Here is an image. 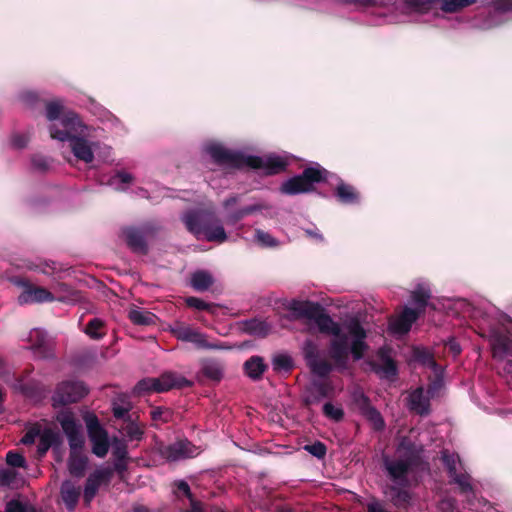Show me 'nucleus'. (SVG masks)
Here are the masks:
<instances>
[{
	"label": "nucleus",
	"instance_id": "obj_62",
	"mask_svg": "<svg viewBox=\"0 0 512 512\" xmlns=\"http://www.w3.org/2000/svg\"><path fill=\"white\" fill-rule=\"evenodd\" d=\"M443 385V377H435L430 381L427 387V394L429 397H434L438 390L441 389Z\"/></svg>",
	"mask_w": 512,
	"mask_h": 512
},
{
	"label": "nucleus",
	"instance_id": "obj_19",
	"mask_svg": "<svg viewBox=\"0 0 512 512\" xmlns=\"http://www.w3.org/2000/svg\"><path fill=\"white\" fill-rule=\"evenodd\" d=\"M62 443L63 439L58 431L46 428L39 434L37 454L39 457H43L50 448H53V450L56 451L60 448Z\"/></svg>",
	"mask_w": 512,
	"mask_h": 512
},
{
	"label": "nucleus",
	"instance_id": "obj_43",
	"mask_svg": "<svg viewBox=\"0 0 512 512\" xmlns=\"http://www.w3.org/2000/svg\"><path fill=\"white\" fill-rule=\"evenodd\" d=\"M185 304L190 308H194L200 311H208L210 313H214L217 308L215 304L207 303L204 300L194 296L187 297L185 299Z\"/></svg>",
	"mask_w": 512,
	"mask_h": 512
},
{
	"label": "nucleus",
	"instance_id": "obj_45",
	"mask_svg": "<svg viewBox=\"0 0 512 512\" xmlns=\"http://www.w3.org/2000/svg\"><path fill=\"white\" fill-rule=\"evenodd\" d=\"M441 460L447 470L449 477L457 473V462L459 461L458 455L451 454L448 451H443Z\"/></svg>",
	"mask_w": 512,
	"mask_h": 512
},
{
	"label": "nucleus",
	"instance_id": "obj_12",
	"mask_svg": "<svg viewBox=\"0 0 512 512\" xmlns=\"http://www.w3.org/2000/svg\"><path fill=\"white\" fill-rule=\"evenodd\" d=\"M113 476V470L111 467H104L96 469L86 479L83 499L86 504H89L96 496L99 487L103 483H109Z\"/></svg>",
	"mask_w": 512,
	"mask_h": 512
},
{
	"label": "nucleus",
	"instance_id": "obj_31",
	"mask_svg": "<svg viewBox=\"0 0 512 512\" xmlns=\"http://www.w3.org/2000/svg\"><path fill=\"white\" fill-rule=\"evenodd\" d=\"M288 162L280 156H269L266 160L261 157V164L257 169L265 170L266 175H276L286 170Z\"/></svg>",
	"mask_w": 512,
	"mask_h": 512
},
{
	"label": "nucleus",
	"instance_id": "obj_39",
	"mask_svg": "<svg viewBox=\"0 0 512 512\" xmlns=\"http://www.w3.org/2000/svg\"><path fill=\"white\" fill-rule=\"evenodd\" d=\"M491 345H492L493 357L501 359L509 353L510 347H511V342L506 336L497 335L492 340Z\"/></svg>",
	"mask_w": 512,
	"mask_h": 512
},
{
	"label": "nucleus",
	"instance_id": "obj_38",
	"mask_svg": "<svg viewBox=\"0 0 512 512\" xmlns=\"http://www.w3.org/2000/svg\"><path fill=\"white\" fill-rule=\"evenodd\" d=\"M93 340H100L106 335L105 322L100 318H92L83 330Z\"/></svg>",
	"mask_w": 512,
	"mask_h": 512
},
{
	"label": "nucleus",
	"instance_id": "obj_48",
	"mask_svg": "<svg viewBox=\"0 0 512 512\" xmlns=\"http://www.w3.org/2000/svg\"><path fill=\"white\" fill-rule=\"evenodd\" d=\"M273 367L274 370L289 371L293 367V361L290 356L279 354L273 358Z\"/></svg>",
	"mask_w": 512,
	"mask_h": 512
},
{
	"label": "nucleus",
	"instance_id": "obj_8",
	"mask_svg": "<svg viewBox=\"0 0 512 512\" xmlns=\"http://www.w3.org/2000/svg\"><path fill=\"white\" fill-rule=\"evenodd\" d=\"M88 394V388L82 381H64L56 387L52 396L53 406L62 407L80 401Z\"/></svg>",
	"mask_w": 512,
	"mask_h": 512
},
{
	"label": "nucleus",
	"instance_id": "obj_55",
	"mask_svg": "<svg viewBox=\"0 0 512 512\" xmlns=\"http://www.w3.org/2000/svg\"><path fill=\"white\" fill-rule=\"evenodd\" d=\"M21 99L27 106L31 108L35 107L39 102H41L39 95L33 91H27L22 93Z\"/></svg>",
	"mask_w": 512,
	"mask_h": 512
},
{
	"label": "nucleus",
	"instance_id": "obj_28",
	"mask_svg": "<svg viewBox=\"0 0 512 512\" xmlns=\"http://www.w3.org/2000/svg\"><path fill=\"white\" fill-rule=\"evenodd\" d=\"M87 465L88 457L83 452L70 451L68 458V470L73 477H83L85 475Z\"/></svg>",
	"mask_w": 512,
	"mask_h": 512
},
{
	"label": "nucleus",
	"instance_id": "obj_21",
	"mask_svg": "<svg viewBox=\"0 0 512 512\" xmlns=\"http://www.w3.org/2000/svg\"><path fill=\"white\" fill-rule=\"evenodd\" d=\"M430 398L429 395H424L423 387H418L409 395V409L420 416H427L430 414Z\"/></svg>",
	"mask_w": 512,
	"mask_h": 512
},
{
	"label": "nucleus",
	"instance_id": "obj_10",
	"mask_svg": "<svg viewBox=\"0 0 512 512\" xmlns=\"http://www.w3.org/2000/svg\"><path fill=\"white\" fill-rule=\"evenodd\" d=\"M171 333L177 340L193 343L199 349L216 350L223 348L221 345L208 342L203 333L183 323H176L171 328Z\"/></svg>",
	"mask_w": 512,
	"mask_h": 512
},
{
	"label": "nucleus",
	"instance_id": "obj_2",
	"mask_svg": "<svg viewBox=\"0 0 512 512\" xmlns=\"http://www.w3.org/2000/svg\"><path fill=\"white\" fill-rule=\"evenodd\" d=\"M423 446L403 437L396 447V458L382 456V467L391 483L410 486L409 474L423 463Z\"/></svg>",
	"mask_w": 512,
	"mask_h": 512
},
{
	"label": "nucleus",
	"instance_id": "obj_52",
	"mask_svg": "<svg viewBox=\"0 0 512 512\" xmlns=\"http://www.w3.org/2000/svg\"><path fill=\"white\" fill-rule=\"evenodd\" d=\"M67 438L70 446V451L82 452L84 446V438L81 432L67 436Z\"/></svg>",
	"mask_w": 512,
	"mask_h": 512
},
{
	"label": "nucleus",
	"instance_id": "obj_33",
	"mask_svg": "<svg viewBox=\"0 0 512 512\" xmlns=\"http://www.w3.org/2000/svg\"><path fill=\"white\" fill-rule=\"evenodd\" d=\"M144 424L138 423L134 417L127 416L123 422L122 432L130 441H141L144 436Z\"/></svg>",
	"mask_w": 512,
	"mask_h": 512
},
{
	"label": "nucleus",
	"instance_id": "obj_20",
	"mask_svg": "<svg viewBox=\"0 0 512 512\" xmlns=\"http://www.w3.org/2000/svg\"><path fill=\"white\" fill-rule=\"evenodd\" d=\"M123 235L128 247L138 254L145 255L148 253V245L143 232L135 227H127L123 229Z\"/></svg>",
	"mask_w": 512,
	"mask_h": 512
},
{
	"label": "nucleus",
	"instance_id": "obj_1",
	"mask_svg": "<svg viewBox=\"0 0 512 512\" xmlns=\"http://www.w3.org/2000/svg\"><path fill=\"white\" fill-rule=\"evenodd\" d=\"M288 309L296 318L313 320L321 333L334 336L329 341L328 347V355L332 363L321 358L317 343L311 339L305 340L303 356L310 372L320 378H326L334 369L338 371L348 369V335L342 332L340 324L325 312L324 307L318 302L292 300Z\"/></svg>",
	"mask_w": 512,
	"mask_h": 512
},
{
	"label": "nucleus",
	"instance_id": "obj_42",
	"mask_svg": "<svg viewBox=\"0 0 512 512\" xmlns=\"http://www.w3.org/2000/svg\"><path fill=\"white\" fill-rule=\"evenodd\" d=\"M343 2L356 8H371L388 7L394 3V0H343Z\"/></svg>",
	"mask_w": 512,
	"mask_h": 512
},
{
	"label": "nucleus",
	"instance_id": "obj_25",
	"mask_svg": "<svg viewBox=\"0 0 512 512\" xmlns=\"http://www.w3.org/2000/svg\"><path fill=\"white\" fill-rule=\"evenodd\" d=\"M239 328L242 332L248 335L260 338L266 337L270 331V325L266 321L258 318L247 319L239 322Z\"/></svg>",
	"mask_w": 512,
	"mask_h": 512
},
{
	"label": "nucleus",
	"instance_id": "obj_35",
	"mask_svg": "<svg viewBox=\"0 0 512 512\" xmlns=\"http://www.w3.org/2000/svg\"><path fill=\"white\" fill-rule=\"evenodd\" d=\"M128 319L135 325L150 326L155 324L157 317L150 311L134 307L129 310Z\"/></svg>",
	"mask_w": 512,
	"mask_h": 512
},
{
	"label": "nucleus",
	"instance_id": "obj_34",
	"mask_svg": "<svg viewBox=\"0 0 512 512\" xmlns=\"http://www.w3.org/2000/svg\"><path fill=\"white\" fill-rule=\"evenodd\" d=\"M56 421L61 425L66 436L80 432V425L76 422L71 411L62 410L56 416Z\"/></svg>",
	"mask_w": 512,
	"mask_h": 512
},
{
	"label": "nucleus",
	"instance_id": "obj_6",
	"mask_svg": "<svg viewBox=\"0 0 512 512\" xmlns=\"http://www.w3.org/2000/svg\"><path fill=\"white\" fill-rule=\"evenodd\" d=\"M191 384L185 377L168 372L158 378L148 377L138 381L133 388V393L136 396H142L151 392L163 393L173 388L189 387Z\"/></svg>",
	"mask_w": 512,
	"mask_h": 512
},
{
	"label": "nucleus",
	"instance_id": "obj_46",
	"mask_svg": "<svg viewBox=\"0 0 512 512\" xmlns=\"http://www.w3.org/2000/svg\"><path fill=\"white\" fill-rule=\"evenodd\" d=\"M323 414L336 422L341 421L344 418V411L340 407L334 406L332 403L327 402L323 406Z\"/></svg>",
	"mask_w": 512,
	"mask_h": 512
},
{
	"label": "nucleus",
	"instance_id": "obj_17",
	"mask_svg": "<svg viewBox=\"0 0 512 512\" xmlns=\"http://www.w3.org/2000/svg\"><path fill=\"white\" fill-rule=\"evenodd\" d=\"M409 487L391 483L385 487L384 495L395 507L406 508L411 500Z\"/></svg>",
	"mask_w": 512,
	"mask_h": 512
},
{
	"label": "nucleus",
	"instance_id": "obj_40",
	"mask_svg": "<svg viewBox=\"0 0 512 512\" xmlns=\"http://www.w3.org/2000/svg\"><path fill=\"white\" fill-rule=\"evenodd\" d=\"M477 0H439L440 9L446 13H455L468 6L474 5Z\"/></svg>",
	"mask_w": 512,
	"mask_h": 512
},
{
	"label": "nucleus",
	"instance_id": "obj_64",
	"mask_svg": "<svg viewBox=\"0 0 512 512\" xmlns=\"http://www.w3.org/2000/svg\"><path fill=\"white\" fill-rule=\"evenodd\" d=\"M40 430L36 428H32L26 432V434L22 437L21 442L24 445H31L35 442L36 438L39 436Z\"/></svg>",
	"mask_w": 512,
	"mask_h": 512
},
{
	"label": "nucleus",
	"instance_id": "obj_5",
	"mask_svg": "<svg viewBox=\"0 0 512 512\" xmlns=\"http://www.w3.org/2000/svg\"><path fill=\"white\" fill-rule=\"evenodd\" d=\"M208 152L217 165L225 168L241 170L248 167L257 170L261 164L260 156L244 155L218 144L210 146Z\"/></svg>",
	"mask_w": 512,
	"mask_h": 512
},
{
	"label": "nucleus",
	"instance_id": "obj_41",
	"mask_svg": "<svg viewBox=\"0 0 512 512\" xmlns=\"http://www.w3.org/2000/svg\"><path fill=\"white\" fill-rule=\"evenodd\" d=\"M43 102L46 108V118L49 121H61V117L65 113L62 102L59 100Z\"/></svg>",
	"mask_w": 512,
	"mask_h": 512
},
{
	"label": "nucleus",
	"instance_id": "obj_7",
	"mask_svg": "<svg viewBox=\"0 0 512 512\" xmlns=\"http://www.w3.org/2000/svg\"><path fill=\"white\" fill-rule=\"evenodd\" d=\"M62 128H58L53 123L49 126L50 137L59 141H71L74 137H80L84 134L86 126L81 121L79 115L73 111L65 112L60 121Z\"/></svg>",
	"mask_w": 512,
	"mask_h": 512
},
{
	"label": "nucleus",
	"instance_id": "obj_23",
	"mask_svg": "<svg viewBox=\"0 0 512 512\" xmlns=\"http://www.w3.org/2000/svg\"><path fill=\"white\" fill-rule=\"evenodd\" d=\"M30 341L35 353L42 358H51L53 350L45 332L35 329L30 333Z\"/></svg>",
	"mask_w": 512,
	"mask_h": 512
},
{
	"label": "nucleus",
	"instance_id": "obj_3",
	"mask_svg": "<svg viewBox=\"0 0 512 512\" xmlns=\"http://www.w3.org/2000/svg\"><path fill=\"white\" fill-rule=\"evenodd\" d=\"M183 221L189 232L196 237L203 236L209 242L223 243L227 240V234L220 220L213 215L189 212Z\"/></svg>",
	"mask_w": 512,
	"mask_h": 512
},
{
	"label": "nucleus",
	"instance_id": "obj_30",
	"mask_svg": "<svg viewBox=\"0 0 512 512\" xmlns=\"http://www.w3.org/2000/svg\"><path fill=\"white\" fill-rule=\"evenodd\" d=\"M370 366L377 375L381 378L392 379L397 376L398 368L396 362L389 356L383 357V364H377L376 362H370Z\"/></svg>",
	"mask_w": 512,
	"mask_h": 512
},
{
	"label": "nucleus",
	"instance_id": "obj_58",
	"mask_svg": "<svg viewBox=\"0 0 512 512\" xmlns=\"http://www.w3.org/2000/svg\"><path fill=\"white\" fill-rule=\"evenodd\" d=\"M112 412H113V416L116 419H122L123 422L126 421L127 416L134 417V414L129 413V407H125V406H121V405H117V404L113 405Z\"/></svg>",
	"mask_w": 512,
	"mask_h": 512
},
{
	"label": "nucleus",
	"instance_id": "obj_61",
	"mask_svg": "<svg viewBox=\"0 0 512 512\" xmlns=\"http://www.w3.org/2000/svg\"><path fill=\"white\" fill-rule=\"evenodd\" d=\"M32 166L40 172H45L49 168V162L46 157L36 155L32 158Z\"/></svg>",
	"mask_w": 512,
	"mask_h": 512
},
{
	"label": "nucleus",
	"instance_id": "obj_63",
	"mask_svg": "<svg viewBox=\"0 0 512 512\" xmlns=\"http://www.w3.org/2000/svg\"><path fill=\"white\" fill-rule=\"evenodd\" d=\"M439 508L442 512H458L456 500L453 498H446L440 501Z\"/></svg>",
	"mask_w": 512,
	"mask_h": 512
},
{
	"label": "nucleus",
	"instance_id": "obj_15",
	"mask_svg": "<svg viewBox=\"0 0 512 512\" xmlns=\"http://www.w3.org/2000/svg\"><path fill=\"white\" fill-rule=\"evenodd\" d=\"M194 450L195 446L190 441L185 439L161 447L160 454L168 461H177L182 458L192 457Z\"/></svg>",
	"mask_w": 512,
	"mask_h": 512
},
{
	"label": "nucleus",
	"instance_id": "obj_29",
	"mask_svg": "<svg viewBox=\"0 0 512 512\" xmlns=\"http://www.w3.org/2000/svg\"><path fill=\"white\" fill-rule=\"evenodd\" d=\"M334 194L342 204H357L360 200V194L356 188L350 184L340 181L335 188Z\"/></svg>",
	"mask_w": 512,
	"mask_h": 512
},
{
	"label": "nucleus",
	"instance_id": "obj_32",
	"mask_svg": "<svg viewBox=\"0 0 512 512\" xmlns=\"http://www.w3.org/2000/svg\"><path fill=\"white\" fill-rule=\"evenodd\" d=\"M214 284L212 274L206 270H197L191 275L190 285L198 292L207 291Z\"/></svg>",
	"mask_w": 512,
	"mask_h": 512
},
{
	"label": "nucleus",
	"instance_id": "obj_56",
	"mask_svg": "<svg viewBox=\"0 0 512 512\" xmlns=\"http://www.w3.org/2000/svg\"><path fill=\"white\" fill-rule=\"evenodd\" d=\"M496 12L507 13L512 11V0H491Z\"/></svg>",
	"mask_w": 512,
	"mask_h": 512
},
{
	"label": "nucleus",
	"instance_id": "obj_51",
	"mask_svg": "<svg viewBox=\"0 0 512 512\" xmlns=\"http://www.w3.org/2000/svg\"><path fill=\"white\" fill-rule=\"evenodd\" d=\"M6 462L11 467L23 468L26 460L22 454L11 450L6 454Z\"/></svg>",
	"mask_w": 512,
	"mask_h": 512
},
{
	"label": "nucleus",
	"instance_id": "obj_14",
	"mask_svg": "<svg viewBox=\"0 0 512 512\" xmlns=\"http://www.w3.org/2000/svg\"><path fill=\"white\" fill-rule=\"evenodd\" d=\"M19 285L24 288L18 296V303L20 305L53 302L55 300L54 295L44 287L34 286L28 281H20Z\"/></svg>",
	"mask_w": 512,
	"mask_h": 512
},
{
	"label": "nucleus",
	"instance_id": "obj_4",
	"mask_svg": "<svg viewBox=\"0 0 512 512\" xmlns=\"http://www.w3.org/2000/svg\"><path fill=\"white\" fill-rule=\"evenodd\" d=\"M328 171L319 164L306 167L301 174L284 181L279 191L281 194L294 196L310 193L315 190V184L327 181Z\"/></svg>",
	"mask_w": 512,
	"mask_h": 512
},
{
	"label": "nucleus",
	"instance_id": "obj_44",
	"mask_svg": "<svg viewBox=\"0 0 512 512\" xmlns=\"http://www.w3.org/2000/svg\"><path fill=\"white\" fill-rule=\"evenodd\" d=\"M451 483L457 484L461 493H469L473 491L470 483V476L467 473H455L449 477Z\"/></svg>",
	"mask_w": 512,
	"mask_h": 512
},
{
	"label": "nucleus",
	"instance_id": "obj_60",
	"mask_svg": "<svg viewBox=\"0 0 512 512\" xmlns=\"http://www.w3.org/2000/svg\"><path fill=\"white\" fill-rule=\"evenodd\" d=\"M5 512H27L26 505L17 499L6 503Z\"/></svg>",
	"mask_w": 512,
	"mask_h": 512
},
{
	"label": "nucleus",
	"instance_id": "obj_27",
	"mask_svg": "<svg viewBox=\"0 0 512 512\" xmlns=\"http://www.w3.org/2000/svg\"><path fill=\"white\" fill-rule=\"evenodd\" d=\"M430 298H431L430 289L423 285H418L411 292V299H412L413 303L416 305V307L412 308V309L419 311V315L424 314L425 309L428 306L431 307L432 309H435V305L429 303Z\"/></svg>",
	"mask_w": 512,
	"mask_h": 512
},
{
	"label": "nucleus",
	"instance_id": "obj_57",
	"mask_svg": "<svg viewBox=\"0 0 512 512\" xmlns=\"http://www.w3.org/2000/svg\"><path fill=\"white\" fill-rule=\"evenodd\" d=\"M270 205L266 203H255L252 205L245 206L241 208V211L243 212L244 217L249 216L255 212L262 211V210H268L270 209Z\"/></svg>",
	"mask_w": 512,
	"mask_h": 512
},
{
	"label": "nucleus",
	"instance_id": "obj_53",
	"mask_svg": "<svg viewBox=\"0 0 512 512\" xmlns=\"http://www.w3.org/2000/svg\"><path fill=\"white\" fill-rule=\"evenodd\" d=\"M366 511L367 512H391L386 508V504L379 499L373 497L367 504H366Z\"/></svg>",
	"mask_w": 512,
	"mask_h": 512
},
{
	"label": "nucleus",
	"instance_id": "obj_59",
	"mask_svg": "<svg viewBox=\"0 0 512 512\" xmlns=\"http://www.w3.org/2000/svg\"><path fill=\"white\" fill-rule=\"evenodd\" d=\"M150 415H151V418L154 421L167 422L168 421V417L170 416V413H169V411L167 409H164V408H161V407H156V408L151 410Z\"/></svg>",
	"mask_w": 512,
	"mask_h": 512
},
{
	"label": "nucleus",
	"instance_id": "obj_26",
	"mask_svg": "<svg viewBox=\"0 0 512 512\" xmlns=\"http://www.w3.org/2000/svg\"><path fill=\"white\" fill-rule=\"evenodd\" d=\"M80 494V487L75 486L71 481L66 480L61 484L60 495L67 510H75Z\"/></svg>",
	"mask_w": 512,
	"mask_h": 512
},
{
	"label": "nucleus",
	"instance_id": "obj_47",
	"mask_svg": "<svg viewBox=\"0 0 512 512\" xmlns=\"http://www.w3.org/2000/svg\"><path fill=\"white\" fill-rule=\"evenodd\" d=\"M413 357L417 362H419L421 365L425 367L428 366L429 364H433L432 360L434 359V356L429 350L425 348H414Z\"/></svg>",
	"mask_w": 512,
	"mask_h": 512
},
{
	"label": "nucleus",
	"instance_id": "obj_54",
	"mask_svg": "<svg viewBox=\"0 0 512 512\" xmlns=\"http://www.w3.org/2000/svg\"><path fill=\"white\" fill-rule=\"evenodd\" d=\"M174 487L177 489V491L174 492L177 497H179L177 492H181L188 500L194 497L189 484L185 480L175 481Z\"/></svg>",
	"mask_w": 512,
	"mask_h": 512
},
{
	"label": "nucleus",
	"instance_id": "obj_16",
	"mask_svg": "<svg viewBox=\"0 0 512 512\" xmlns=\"http://www.w3.org/2000/svg\"><path fill=\"white\" fill-rule=\"evenodd\" d=\"M420 316L419 311L405 307L402 313L390 322V329L395 334L405 335L411 330L413 323H415Z\"/></svg>",
	"mask_w": 512,
	"mask_h": 512
},
{
	"label": "nucleus",
	"instance_id": "obj_18",
	"mask_svg": "<svg viewBox=\"0 0 512 512\" xmlns=\"http://www.w3.org/2000/svg\"><path fill=\"white\" fill-rule=\"evenodd\" d=\"M333 392L330 383L324 381H314L312 387L307 391L303 403L306 407L320 403L324 398H328Z\"/></svg>",
	"mask_w": 512,
	"mask_h": 512
},
{
	"label": "nucleus",
	"instance_id": "obj_13",
	"mask_svg": "<svg viewBox=\"0 0 512 512\" xmlns=\"http://www.w3.org/2000/svg\"><path fill=\"white\" fill-rule=\"evenodd\" d=\"M348 331L352 336L351 344H349V355H352L354 361H359L369 349V345L365 341L367 332L358 321L352 322Z\"/></svg>",
	"mask_w": 512,
	"mask_h": 512
},
{
	"label": "nucleus",
	"instance_id": "obj_11",
	"mask_svg": "<svg viewBox=\"0 0 512 512\" xmlns=\"http://www.w3.org/2000/svg\"><path fill=\"white\" fill-rule=\"evenodd\" d=\"M353 402L357 406L359 412L373 426L374 430L382 431L385 428V422L381 413L372 406L370 399L362 391L353 394Z\"/></svg>",
	"mask_w": 512,
	"mask_h": 512
},
{
	"label": "nucleus",
	"instance_id": "obj_24",
	"mask_svg": "<svg viewBox=\"0 0 512 512\" xmlns=\"http://www.w3.org/2000/svg\"><path fill=\"white\" fill-rule=\"evenodd\" d=\"M74 156L85 163H91L94 160V153L90 142L82 136L74 137L69 141Z\"/></svg>",
	"mask_w": 512,
	"mask_h": 512
},
{
	"label": "nucleus",
	"instance_id": "obj_49",
	"mask_svg": "<svg viewBox=\"0 0 512 512\" xmlns=\"http://www.w3.org/2000/svg\"><path fill=\"white\" fill-rule=\"evenodd\" d=\"M304 449L318 459H323L327 453V447L321 441H315L312 444L305 445Z\"/></svg>",
	"mask_w": 512,
	"mask_h": 512
},
{
	"label": "nucleus",
	"instance_id": "obj_50",
	"mask_svg": "<svg viewBox=\"0 0 512 512\" xmlns=\"http://www.w3.org/2000/svg\"><path fill=\"white\" fill-rule=\"evenodd\" d=\"M255 238L263 247H275L278 244V241L271 234L260 229L255 231Z\"/></svg>",
	"mask_w": 512,
	"mask_h": 512
},
{
	"label": "nucleus",
	"instance_id": "obj_36",
	"mask_svg": "<svg viewBox=\"0 0 512 512\" xmlns=\"http://www.w3.org/2000/svg\"><path fill=\"white\" fill-rule=\"evenodd\" d=\"M223 371L222 363L217 360L209 359L202 363L201 373L209 380L219 382L223 378Z\"/></svg>",
	"mask_w": 512,
	"mask_h": 512
},
{
	"label": "nucleus",
	"instance_id": "obj_9",
	"mask_svg": "<svg viewBox=\"0 0 512 512\" xmlns=\"http://www.w3.org/2000/svg\"><path fill=\"white\" fill-rule=\"evenodd\" d=\"M89 441L92 445V453L99 458H104L110 447L107 431L101 426L95 415L85 418Z\"/></svg>",
	"mask_w": 512,
	"mask_h": 512
},
{
	"label": "nucleus",
	"instance_id": "obj_37",
	"mask_svg": "<svg viewBox=\"0 0 512 512\" xmlns=\"http://www.w3.org/2000/svg\"><path fill=\"white\" fill-rule=\"evenodd\" d=\"M439 0H403L404 8L409 12L426 13L438 5Z\"/></svg>",
	"mask_w": 512,
	"mask_h": 512
},
{
	"label": "nucleus",
	"instance_id": "obj_22",
	"mask_svg": "<svg viewBox=\"0 0 512 512\" xmlns=\"http://www.w3.org/2000/svg\"><path fill=\"white\" fill-rule=\"evenodd\" d=\"M268 370L264 358L259 355L249 357L243 364L244 374L253 381H259Z\"/></svg>",
	"mask_w": 512,
	"mask_h": 512
}]
</instances>
